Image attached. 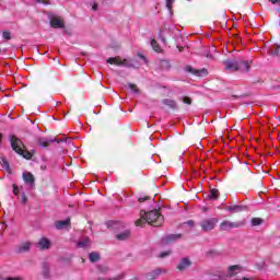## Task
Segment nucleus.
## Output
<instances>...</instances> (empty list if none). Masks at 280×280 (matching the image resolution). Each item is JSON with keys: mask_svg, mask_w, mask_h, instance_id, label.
I'll use <instances>...</instances> for the list:
<instances>
[{"mask_svg": "<svg viewBox=\"0 0 280 280\" xmlns=\"http://www.w3.org/2000/svg\"><path fill=\"white\" fill-rule=\"evenodd\" d=\"M185 71L187 73H191V75H196L197 78H205V75L209 74L207 69H205V68H202V69H195L191 66H186Z\"/></svg>", "mask_w": 280, "mask_h": 280, "instance_id": "6e6552de", "label": "nucleus"}, {"mask_svg": "<svg viewBox=\"0 0 280 280\" xmlns=\"http://www.w3.org/2000/svg\"><path fill=\"white\" fill-rule=\"evenodd\" d=\"M12 188H13V194H14V196H19L21 189L16 186V184H13V185H12Z\"/></svg>", "mask_w": 280, "mask_h": 280, "instance_id": "f704fd0d", "label": "nucleus"}, {"mask_svg": "<svg viewBox=\"0 0 280 280\" xmlns=\"http://www.w3.org/2000/svg\"><path fill=\"white\" fill-rule=\"evenodd\" d=\"M21 202H22V205H27V195H25V192L22 194Z\"/></svg>", "mask_w": 280, "mask_h": 280, "instance_id": "e433bc0d", "label": "nucleus"}, {"mask_svg": "<svg viewBox=\"0 0 280 280\" xmlns=\"http://www.w3.org/2000/svg\"><path fill=\"white\" fill-rule=\"evenodd\" d=\"M245 224H246L245 221L231 222L229 220H224L220 223L219 229L220 231H231V229H240Z\"/></svg>", "mask_w": 280, "mask_h": 280, "instance_id": "39448f33", "label": "nucleus"}, {"mask_svg": "<svg viewBox=\"0 0 280 280\" xmlns=\"http://www.w3.org/2000/svg\"><path fill=\"white\" fill-rule=\"evenodd\" d=\"M160 69L162 71H170V69H172V63L167 59H162L160 61Z\"/></svg>", "mask_w": 280, "mask_h": 280, "instance_id": "f3484780", "label": "nucleus"}, {"mask_svg": "<svg viewBox=\"0 0 280 280\" xmlns=\"http://www.w3.org/2000/svg\"><path fill=\"white\" fill-rule=\"evenodd\" d=\"M219 220L218 218H209V219H203L200 223L199 226L200 229L205 232L208 233V231H213L218 224Z\"/></svg>", "mask_w": 280, "mask_h": 280, "instance_id": "20e7f679", "label": "nucleus"}, {"mask_svg": "<svg viewBox=\"0 0 280 280\" xmlns=\"http://www.w3.org/2000/svg\"><path fill=\"white\" fill-rule=\"evenodd\" d=\"M269 2L275 5V4H277V3H280V0H269Z\"/></svg>", "mask_w": 280, "mask_h": 280, "instance_id": "37998d69", "label": "nucleus"}, {"mask_svg": "<svg viewBox=\"0 0 280 280\" xmlns=\"http://www.w3.org/2000/svg\"><path fill=\"white\" fill-rule=\"evenodd\" d=\"M149 199H150V196L139 197L138 202H145Z\"/></svg>", "mask_w": 280, "mask_h": 280, "instance_id": "4c0bfd02", "label": "nucleus"}, {"mask_svg": "<svg viewBox=\"0 0 280 280\" xmlns=\"http://www.w3.org/2000/svg\"><path fill=\"white\" fill-rule=\"evenodd\" d=\"M170 255H172V250L162 252V253L160 254V258H161V259H165V257H170Z\"/></svg>", "mask_w": 280, "mask_h": 280, "instance_id": "473e14b6", "label": "nucleus"}, {"mask_svg": "<svg viewBox=\"0 0 280 280\" xmlns=\"http://www.w3.org/2000/svg\"><path fill=\"white\" fill-rule=\"evenodd\" d=\"M162 104H164V106H167L171 110H177L178 108V103H176V101L172 98L162 100Z\"/></svg>", "mask_w": 280, "mask_h": 280, "instance_id": "4468645a", "label": "nucleus"}, {"mask_svg": "<svg viewBox=\"0 0 280 280\" xmlns=\"http://www.w3.org/2000/svg\"><path fill=\"white\" fill-rule=\"evenodd\" d=\"M188 226H195L196 222L194 220L187 221Z\"/></svg>", "mask_w": 280, "mask_h": 280, "instance_id": "ea45409f", "label": "nucleus"}, {"mask_svg": "<svg viewBox=\"0 0 280 280\" xmlns=\"http://www.w3.org/2000/svg\"><path fill=\"white\" fill-rule=\"evenodd\" d=\"M97 8H98L97 3H94V4L92 5V10H94V11H97Z\"/></svg>", "mask_w": 280, "mask_h": 280, "instance_id": "c03bdc74", "label": "nucleus"}, {"mask_svg": "<svg viewBox=\"0 0 280 280\" xmlns=\"http://www.w3.org/2000/svg\"><path fill=\"white\" fill-rule=\"evenodd\" d=\"M2 38H4V40H12V35H11L10 32L4 31V32L2 33Z\"/></svg>", "mask_w": 280, "mask_h": 280, "instance_id": "c85d7f7f", "label": "nucleus"}, {"mask_svg": "<svg viewBox=\"0 0 280 280\" xmlns=\"http://www.w3.org/2000/svg\"><path fill=\"white\" fill-rule=\"evenodd\" d=\"M71 224V219H66L63 221H57L55 223V226L58 231H60V229H65V226H69Z\"/></svg>", "mask_w": 280, "mask_h": 280, "instance_id": "a211bd4d", "label": "nucleus"}, {"mask_svg": "<svg viewBox=\"0 0 280 280\" xmlns=\"http://www.w3.org/2000/svg\"><path fill=\"white\" fill-rule=\"evenodd\" d=\"M142 218L136 221V226H145V223L151 226H161L164 218L161 215V210H152L149 212L141 211Z\"/></svg>", "mask_w": 280, "mask_h": 280, "instance_id": "f257e3e1", "label": "nucleus"}, {"mask_svg": "<svg viewBox=\"0 0 280 280\" xmlns=\"http://www.w3.org/2000/svg\"><path fill=\"white\" fill-rule=\"evenodd\" d=\"M90 242L91 241L89 238H85V240L79 242L78 246H79V248H84V246H89Z\"/></svg>", "mask_w": 280, "mask_h": 280, "instance_id": "cd10ccee", "label": "nucleus"}, {"mask_svg": "<svg viewBox=\"0 0 280 280\" xmlns=\"http://www.w3.org/2000/svg\"><path fill=\"white\" fill-rule=\"evenodd\" d=\"M1 166L5 168L8 174H12V168H10V163L8 162V160L2 159Z\"/></svg>", "mask_w": 280, "mask_h": 280, "instance_id": "393cba45", "label": "nucleus"}, {"mask_svg": "<svg viewBox=\"0 0 280 280\" xmlns=\"http://www.w3.org/2000/svg\"><path fill=\"white\" fill-rule=\"evenodd\" d=\"M158 36L162 40V43H167V39L163 36V30L159 31Z\"/></svg>", "mask_w": 280, "mask_h": 280, "instance_id": "72a5a7b5", "label": "nucleus"}, {"mask_svg": "<svg viewBox=\"0 0 280 280\" xmlns=\"http://www.w3.org/2000/svg\"><path fill=\"white\" fill-rule=\"evenodd\" d=\"M247 207L242 205H234L226 207V211L230 213H242V211H246Z\"/></svg>", "mask_w": 280, "mask_h": 280, "instance_id": "ddd939ff", "label": "nucleus"}, {"mask_svg": "<svg viewBox=\"0 0 280 280\" xmlns=\"http://www.w3.org/2000/svg\"><path fill=\"white\" fill-rule=\"evenodd\" d=\"M174 1L175 0H166V8H167V10H172V8L174 5Z\"/></svg>", "mask_w": 280, "mask_h": 280, "instance_id": "c9c22d12", "label": "nucleus"}, {"mask_svg": "<svg viewBox=\"0 0 280 280\" xmlns=\"http://www.w3.org/2000/svg\"><path fill=\"white\" fill-rule=\"evenodd\" d=\"M229 270H230V273H229L230 277H235V273H233V270H240V266L237 265L230 266Z\"/></svg>", "mask_w": 280, "mask_h": 280, "instance_id": "c756f323", "label": "nucleus"}, {"mask_svg": "<svg viewBox=\"0 0 280 280\" xmlns=\"http://www.w3.org/2000/svg\"><path fill=\"white\" fill-rule=\"evenodd\" d=\"M250 222H252V226H261V224H264V219L253 218Z\"/></svg>", "mask_w": 280, "mask_h": 280, "instance_id": "a878e982", "label": "nucleus"}, {"mask_svg": "<svg viewBox=\"0 0 280 280\" xmlns=\"http://www.w3.org/2000/svg\"><path fill=\"white\" fill-rule=\"evenodd\" d=\"M253 61L243 60V59H229L223 61L225 71H241V73H248L250 71V63Z\"/></svg>", "mask_w": 280, "mask_h": 280, "instance_id": "f03ea898", "label": "nucleus"}, {"mask_svg": "<svg viewBox=\"0 0 280 280\" xmlns=\"http://www.w3.org/2000/svg\"><path fill=\"white\" fill-rule=\"evenodd\" d=\"M67 141H71V139L70 138H63V139L55 138V139H49V140L38 139L37 143L42 148H49V145H51V143H65Z\"/></svg>", "mask_w": 280, "mask_h": 280, "instance_id": "423d86ee", "label": "nucleus"}, {"mask_svg": "<svg viewBox=\"0 0 280 280\" xmlns=\"http://www.w3.org/2000/svg\"><path fill=\"white\" fill-rule=\"evenodd\" d=\"M106 270H108V268H105V272H106Z\"/></svg>", "mask_w": 280, "mask_h": 280, "instance_id": "49530a36", "label": "nucleus"}, {"mask_svg": "<svg viewBox=\"0 0 280 280\" xmlns=\"http://www.w3.org/2000/svg\"><path fill=\"white\" fill-rule=\"evenodd\" d=\"M208 198L210 200H218V198H220V190H218V188H212L208 195Z\"/></svg>", "mask_w": 280, "mask_h": 280, "instance_id": "412c9836", "label": "nucleus"}, {"mask_svg": "<svg viewBox=\"0 0 280 280\" xmlns=\"http://www.w3.org/2000/svg\"><path fill=\"white\" fill-rule=\"evenodd\" d=\"M37 3H44V5H47V3H49V1L47 0H36Z\"/></svg>", "mask_w": 280, "mask_h": 280, "instance_id": "a19ab883", "label": "nucleus"}, {"mask_svg": "<svg viewBox=\"0 0 280 280\" xmlns=\"http://www.w3.org/2000/svg\"><path fill=\"white\" fill-rule=\"evenodd\" d=\"M42 275H43L44 279H49V264L43 262Z\"/></svg>", "mask_w": 280, "mask_h": 280, "instance_id": "4be33fe9", "label": "nucleus"}, {"mask_svg": "<svg viewBox=\"0 0 280 280\" xmlns=\"http://www.w3.org/2000/svg\"><path fill=\"white\" fill-rule=\"evenodd\" d=\"M130 237V230H125L124 232L116 235V240L119 242H126Z\"/></svg>", "mask_w": 280, "mask_h": 280, "instance_id": "6ab92c4d", "label": "nucleus"}, {"mask_svg": "<svg viewBox=\"0 0 280 280\" xmlns=\"http://www.w3.org/2000/svg\"><path fill=\"white\" fill-rule=\"evenodd\" d=\"M187 268H191V260H189V258H182L179 264L176 266V270L185 272Z\"/></svg>", "mask_w": 280, "mask_h": 280, "instance_id": "9b49d317", "label": "nucleus"}, {"mask_svg": "<svg viewBox=\"0 0 280 280\" xmlns=\"http://www.w3.org/2000/svg\"><path fill=\"white\" fill-rule=\"evenodd\" d=\"M151 46L152 49H154L158 54H161V51H163V49H161V45H159V42H156V39H151Z\"/></svg>", "mask_w": 280, "mask_h": 280, "instance_id": "b1692460", "label": "nucleus"}, {"mask_svg": "<svg viewBox=\"0 0 280 280\" xmlns=\"http://www.w3.org/2000/svg\"><path fill=\"white\" fill-rule=\"evenodd\" d=\"M22 178L26 185H30V187H36V177H34V174L31 172H24Z\"/></svg>", "mask_w": 280, "mask_h": 280, "instance_id": "1a4fd4ad", "label": "nucleus"}, {"mask_svg": "<svg viewBox=\"0 0 280 280\" xmlns=\"http://www.w3.org/2000/svg\"><path fill=\"white\" fill-rule=\"evenodd\" d=\"M10 143L11 148L16 154H20V156H23V159H26V161L32 160V154L30 151L25 149V144L21 139H19L16 136H10Z\"/></svg>", "mask_w": 280, "mask_h": 280, "instance_id": "7ed1b4c3", "label": "nucleus"}, {"mask_svg": "<svg viewBox=\"0 0 280 280\" xmlns=\"http://www.w3.org/2000/svg\"><path fill=\"white\" fill-rule=\"evenodd\" d=\"M32 244L30 242H25L23 243L20 247H19V253H27V250H30Z\"/></svg>", "mask_w": 280, "mask_h": 280, "instance_id": "5701e85b", "label": "nucleus"}, {"mask_svg": "<svg viewBox=\"0 0 280 280\" xmlns=\"http://www.w3.org/2000/svg\"><path fill=\"white\" fill-rule=\"evenodd\" d=\"M271 56H280V46H277L270 51Z\"/></svg>", "mask_w": 280, "mask_h": 280, "instance_id": "7c9ffc66", "label": "nucleus"}, {"mask_svg": "<svg viewBox=\"0 0 280 280\" xmlns=\"http://www.w3.org/2000/svg\"><path fill=\"white\" fill-rule=\"evenodd\" d=\"M37 246L40 250H45V249L47 250L49 249V246H51V243L49 242L48 238L43 237L38 241Z\"/></svg>", "mask_w": 280, "mask_h": 280, "instance_id": "2eb2a0df", "label": "nucleus"}, {"mask_svg": "<svg viewBox=\"0 0 280 280\" xmlns=\"http://www.w3.org/2000/svg\"><path fill=\"white\" fill-rule=\"evenodd\" d=\"M183 49H184L183 46H178L179 51H183Z\"/></svg>", "mask_w": 280, "mask_h": 280, "instance_id": "a18cd8bd", "label": "nucleus"}, {"mask_svg": "<svg viewBox=\"0 0 280 280\" xmlns=\"http://www.w3.org/2000/svg\"><path fill=\"white\" fill-rule=\"evenodd\" d=\"M89 259H90L91 264H95V262L100 261V259H102V256L97 252H92L89 254Z\"/></svg>", "mask_w": 280, "mask_h": 280, "instance_id": "aec40b11", "label": "nucleus"}, {"mask_svg": "<svg viewBox=\"0 0 280 280\" xmlns=\"http://www.w3.org/2000/svg\"><path fill=\"white\" fill-rule=\"evenodd\" d=\"M108 65H115L116 67H132V63H128L127 59H121V57H110L107 59Z\"/></svg>", "mask_w": 280, "mask_h": 280, "instance_id": "0eeeda50", "label": "nucleus"}, {"mask_svg": "<svg viewBox=\"0 0 280 280\" xmlns=\"http://www.w3.org/2000/svg\"><path fill=\"white\" fill-rule=\"evenodd\" d=\"M128 88L130 89V91H133V93L136 94L141 93V90H139V88L135 83H128Z\"/></svg>", "mask_w": 280, "mask_h": 280, "instance_id": "bb28decb", "label": "nucleus"}, {"mask_svg": "<svg viewBox=\"0 0 280 280\" xmlns=\"http://www.w3.org/2000/svg\"><path fill=\"white\" fill-rule=\"evenodd\" d=\"M50 27H54V30H62V27H65V20H62V18H51Z\"/></svg>", "mask_w": 280, "mask_h": 280, "instance_id": "f8f14e48", "label": "nucleus"}, {"mask_svg": "<svg viewBox=\"0 0 280 280\" xmlns=\"http://www.w3.org/2000/svg\"><path fill=\"white\" fill-rule=\"evenodd\" d=\"M182 102H183L184 104H187L188 106H191V98H190L189 96H184V97L182 98Z\"/></svg>", "mask_w": 280, "mask_h": 280, "instance_id": "2f4dec72", "label": "nucleus"}, {"mask_svg": "<svg viewBox=\"0 0 280 280\" xmlns=\"http://www.w3.org/2000/svg\"><path fill=\"white\" fill-rule=\"evenodd\" d=\"M5 280H21V278H19V277H9Z\"/></svg>", "mask_w": 280, "mask_h": 280, "instance_id": "79ce46f5", "label": "nucleus"}, {"mask_svg": "<svg viewBox=\"0 0 280 280\" xmlns=\"http://www.w3.org/2000/svg\"><path fill=\"white\" fill-rule=\"evenodd\" d=\"M182 237V234H170L164 237V242L165 244H172V242H176V240H180Z\"/></svg>", "mask_w": 280, "mask_h": 280, "instance_id": "dca6fc26", "label": "nucleus"}, {"mask_svg": "<svg viewBox=\"0 0 280 280\" xmlns=\"http://www.w3.org/2000/svg\"><path fill=\"white\" fill-rule=\"evenodd\" d=\"M161 275H167V270L156 268V269L152 270L151 272H148L145 275V277H147V280H154V279H159V277H161Z\"/></svg>", "mask_w": 280, "mask_h": 280, "instance_id": "9d476101", "label": "nucleus"}, {"mask_svg": "<svg viewBox=\"0 0 280 280\" xmlns=\"http://www.w3.org/2000/svg\"><path fill=\"white\" fill-rule=\"evenodd\" d=\"M138 57H140L141 60H144V62H148V59L142 54H138Z\"/></svg>", "mask_w": 280, "mask_h": 280, "instance_id": "58836bf2", "label": "nucleus"}]
</instances>
